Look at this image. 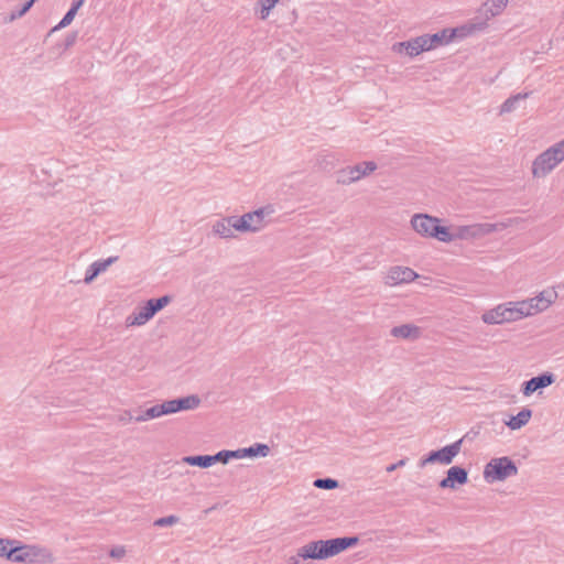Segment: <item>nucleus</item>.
I'll return each instance as SVG.
<instances>
[{
    "label": "nucleus",
    "instance_id": "72a5a7b5",
    "mask_svg": "<svg viewBox=\"0 0 564 564\" xmlns=\"http://www.w3.org/2000/svg\"><path fill=\"white\" fill-rule=\"evenodd\" d=\"M159 405H160L161 415L177 413L174 399L164 401L163 403H161Z\"/></svg>",
    "mask_w": 564,
    "mask_h": 564
},
{
    "label": "nucleus",
    "instance_id": "58836bf2",
    "mask_svg": "<svg viewBox=\"0 0 564 564\" xmlns=\"http://www.w3.org/2000/svg\"><path fill=\"white\" fill-rule=\"evenodd\" d=\"M126 554V550L123 546H116V547H112L109 552V555L112 557V558H121L123 557Z\"/></svg>",
    "mask_w": 564,
    "mask_h": 564
},
{
    "label": "nucleus",
    "instance_id": "f3484780",
    "mask_svg": "<svg viewBox=\"0 0 564 564\" xmlns=\"http://www.w3.org/2000/svg\"><path fill=\"white\" fill-rule=\"evenodd\" d=\"M508 4V0H487L481 10L485 12L486 20L500 14Z\"/></svg>",
    "mask_w": 564,
    "mask_h": 564
},
{
    "label": "nucleus",
    "instance_id": "dca6fc26",
    "mask_svg": "<svg viewBox=\"0 0 564 564\" xmlns=\"http://www.w3.org/2000/svg\"><path fill=\"white\" fill-rule=\"evenodd\" d=\"M238 458L245 457H265L270 453V447L267 444L256 443L249 447L238 448Z\"/></svg>",
    "mask_w": 564,
    "mask_h": 564
},
{
    "label": "nucleus",
    "instance_id": "ea45409f",
    "mask_svg": "<svg viewBox=\"0 0 564 564\" xmlns=\"http://www.w3.org/2000/svg\"><path fill=\"white\" fill-rule=\"evenodd\" d=\"M145 411H147V416H149L150 419H155V417L162 416L159 404H155Z\"/></svg>",
    "mask_w": 564,
    "mask_h": 564
},
{
    "label": "nucleus",
    "instance_id": "79ce46f5",
    "mask_svg": "<svg viewBox=\"0 0 564 564\" xmlns=\"http://www.w3.org/2000/svg\"><path fill=\"white\" fill-rule=\"evenodd\" d=\"M408 463V458H402L400 459L399 462L394 463V464H391L389 466L386 467V470L388 473H392L397 468L399 467H403L405 464Z\"/></svg>",
    "mask_w": 564,
    "mask_h": 564
},
{
    "label": "nucleus",
    "instance_id": "603ef678",
    "mask_svg": "<svg viewBox=\"0 0 564 564\" xmlns=\"http://www.w3.org/2000/svg\"><path fill=\"white\" fill-rule=\"evenodd\" d=\"M451 30L452 29H444L442 32H438V33L444 34V39H446L448 36Z\"/></svg>",
    "mask_w": 564,
    "mask_h": 564
},
{
    "label": "nucleus",
    "instance_id": "bb28decb",
    "mask_svg": "<svg viewBox=\"0 0 564 564\" xmlns=\"http://www.w3.org/2000/svg\"><path fill=\"white\" fill-rule=\"evenodd\" d=\"M547 153L551 155L553 161L557 162L558 164L564 161V139L549 149H546Z\"/></svg>",
    "mask_w": 564,
    "mask_h": 564
},
{
    "label": "nucleus",
    "instance_id": "473e14b6",
    "mask_svg": "<svg viewBox=\"0 0 564 564\" xmlns=\"http://www.w3.org/2000/svg\"><path fill=\"white\" fill-rule=\"evenodd\" d=\"M76 13H77L76 11L69 9L66 12V14L63 17V19L59 21V23L52 31H55L57 29H63V28H66L67 25H69L73 22Z\"/></svg>",
    "mask_w": 564,
    "mask_h": 564
},
{
    "label": "nucleus",
    "instance_id": "4c0bfd02",
    "mask_svg": "<svg viewBox=\"0 0 564 564\" xmlns=\"http://www.w3.org/2000/svg\"><path fill=\"white\" fill-rule=\"evenodd\" d=\"M131 421H134V415L131 411H124L118 416V422L121 424H127Z\"/></svg>",
    "mask_w": 564,
    "mask_h": 564
},
{
    "label": "nucleus",
    "instance_id": "4468645a",
    "mask_svg": "<svg viewBox=\"0 0 564 564\" xmlns=\"http://www.w3.org/2000/svg\"><path fill=\"white\" fill-rule=\"evenodd\" d=\"M532 417V410L529 408H523L516 415H511L508 421H506V425L512 430H520L524 425H527Z\"/></svg>",
    "mask_w": 564,
    "mask_h": 564
},
{
    "label": "nucleus",
    "instance_id": "6ab92c4d",
    "mask_svg": "<svg viewBox=\"0 0 564 564\" xmlns=\"http://www.w3.org/2000/svg\"><path fill=\"white\" fill-rule=\"evenodd\" d=\"M176 412L193 410L200 404V399L196 394L174 399Z\"/></svg>",
    "mask_w": 564,
    "mask_h": 564
},
{
    "label": "nucleus",
    "instance_id": "7ed1b4c3",
    "mask_svg": "<svg viewBox=\"0 0 564 564\" xmlns=\"http://www.w3.org/2000/svg\"><path fill=\"white\" fill-rule=\"evenodd\" d=\"M411 226L422 237L434 238L442 242H451L455 239L448 227L442 226L437 217L429 214L413 215Z\"/></svg>",
    "mask_w": 564,
    "mask_h": 564
},
{
    "label": "nucleus",
    "instance_id": "9b49d317",
    "mask_svg": "<svg viewBox=\"0 0 564 564\" xmlns=\"http://www.w3.org/2000/svg\"><path fill=\"white\" fill-rule=\"evenodd\" d=\"M558 163L553 161L547 151L539 154L532 163V174L534 177H545Z\"/></svg>",
    "mask_w": 564,
    "mask_h": 564
},
{
    "label": "nucleus",
    "instance_id": "4be33fe9",
    "mask_svg": "<svg viewBox=\"0 0 564 564\" xmlns=\"http://www.w3.org/2000/svg\"><path fill=\"white\" fill-rule=\"evenodd\" d=\"M457 32H458V29H452L446 39H444V34H440L438 32L429 35L427 41H429L430 47L433 50L440 45L448 44L456 36Z\"/></svg>",
    "mask_w": 564,
    "mask_h": 564
},
{
    "label": "nucleus",
    "instance_id": "f8f14e48",
    "mask_svg": "<svg viewBox=\"0 0 564 564\" xmlns=\"http://www.w3.org/2000/svg\"><path fill=\"white\" fill-rule=\"evenodd\" d=\"M557 297L555 291H543L538 296L524 300L531 304V315L545 311Z\"/></svg>",
    "mask_w": 564,
    "mask_h": 564
},
{
    "label": "nucleus",
    "instance_id": "cd10ccee",
    "mask_svg": "<svg viewBox=\"0 0 564 564\" xmlns=\"http://www.w3.org/2000/svg\"><path fill=\"white\" fill-rule=\"evenodd\" d=\"M313 485L318 489L332 490L338 487V481L333 478H317Z\"/></svg>",
    "mask_w": 564,
    "mask_h": 564
},
{
    "label": "nucleus",
    "instance_id": "c85d7f7f",
    "mask_svg": "<svg viewBox=\"0 0 564 564\" xmlns=\"http://www.w3.org/2000/svg\"><path fill=\"white\" fill-rule=\"evenodd\" d=\"M118 259H119V257L113 256V257H109L105 260L95 261V262H93V264L95 265V269L100 274V273L105 272L112 263L117 262Z\"/></svg>",
    "mask_w": 564,
    "mask_h": 564
},
{
    "label": "nucleus",
    "instance_id": "1a4fd4ad",
    "mask_svg": "<svg viewBox=\"0 0 564 564\" xmlns=\"http://www.w3.org/2000/svg\"><path fill=\"white\" fill-rule=\"evenodd\" d=\"M417 273L409 267H392L387 276L386 283L389 285H398L402 283H409L417 278Z\"/></svg>",
    "mask_w": 564,
    "mask_h": 564
},
{
    "label": "nucleus",
    "instance_id": "c03bdc74",
    "mask_svg": "<svg viewBox=\"0 0 564 564\" xmlns=\"http://www.w3.org/2000/svg\"><path fill=\"white\" fill-rule=\"evenodd\" d=\"M77 40V32H72L65 37V47L68 48L75 44Z\"/></svg>",
    "mask_w": 564,
    "mask_h": 564
},
{
    "label": "nucleus",
    "instance_id": "412c9836",
    "mask_svg": "<svg viewBox=\"0 0 564 564\" xmlns=\"http://www.w3.org/2000/svg\"><path fill=\"white\" fill-rule=\"evenodd\" d=\"M419 40L415 37L410 41L395 43L393 48L398 50L399 52L404 51L409 56L413 57L422 53V48H419Z\"/></svg>",
    "mask_w": 564,
    "mask_h": 564
},
{
    "label": "nucleus",
    "instance_id": "2f4dec72",
    "mask_svg": "<svg viewBox=\"0 0 564 564\" xmlns=\"http://www.w3.org/2000/svg\"><path fill=\"white\" fill-rule=\"evenodd\" d=\"M180 521V518L177 516L171 514L167 517L159 518L154 521L155 527H167L173 525Z\"/></svg>",
    "mask_w": 564,
    "mask_h": 564
},
{
    "label": "nucleus",
    "instance_id": "09e8293b",
    "mask_svg": "<svg viewBox=\"0 0 564 564\" xmlns=\"http://www.w3.org/2000/svg\"><path fill=\"white\" fill-rule=\"evenodd\" d=\"M33 4H34V2L29 0L20 9H22V12H28L32 8Z\"/></svg>",
    "mask_w": 564,
    "mask_h": 564
},
{
    "label": "nucleus",
    "instance_id": "3c124183",
    "mask_svg": "<svg viewBox=\"0 0 564 564\" xmlns=\"http://www.w3.org/2000/svg\"><path fill=\"white\" fill-rule=\"evenodd\" d=\"M7 542V539L0 538V556H3V544Z\"/></svg>",
    "mask_w": 564,
    "mask_h": 564
},
{
    "label": "nucleus",
    "instance_id": "f257e3e1",
    "mask_svg": "<svg viewBox=\"0 0 564 564\" xmlns=\"http://www.w3.org/2000/svg\"><path fill=\"white\" fill-rule=\"evenodd\" d=\"M3 556L8 561L25 564L51 563L54 557L52 553L37 545L22 544L18 540L7 539L3 544Z\"/></svg>",
    "mask_w": 564,
    "mask_h": 564
},
{
    "label": "nucleus",
    "instance_id": "f704fd0d",
    "mask_svg": "<svg viewBox=\"0 0 564 564\" xmlns=\"http://www.w3.org/2000/svg\"><path fill=\"white\" fill-rule=\"evenodd\" d=\"M475 227L477 237L491 234L496 230V225L494 224H477Z\"/></svg>",
    "mask_w": 564,
    "mask_h": 564
},
{
    "label": "nucleus",
    "instance_id": "39448f33",
    "mask_svg": "<svg viewBox=\"0 0 564 564\" xmlns=\"http://www.w3.org/2000/svg\"><path fill=\"white\" fill-rule=\"evenodd\" d=\"M171 301H172V297L170 295H163L161 297L148 300L143 306L137 308L131 315L128 316L127 325L128 326L144 325L158 312L163 310Z\"/></svg>",
    "mask_w": 564,
    "mask_h": 564
},
{
    "label": "nucleus",
    "instance_id": "423d86ee",
    "mask_svg": "<svg viewBox=\"0 0 564 564\" xmlns=\"http://www.w3.org/2000/svg\"><path fill=\"white\" fill-rule=\"evenodd\" d=\"M463 444V438L446 445L440 449L431 451L429 454L423 456L419 466L421 468L425 467L427 464L438 463L442 465H449L454 460V458L459 454Z\"/></svg>",
    "mask_w": 564,
    "mask_h": 564
},
{
    "label": "nucleus",
    "instance_id": "49530a36",
    "mask_svg": "<svg viewBox=\"0 0 564 564\" xmlns=\"http://www.w3.org/2000/svg\"><path fill=\"white\" fill-rule=\"evenodd\" d=\"M148 420H150V417L147 416V411H144L141 414L134 415V421L135 422H144V421H148Z\"/></svg>",
    "mask_w": 564,
    "mask_h": 564
},
{
    "label": "nucleus",
    "instance_id": "9d476101",
    "mask_svg": "<svg viewBox=\"0 0 564 564\" xmlns=\"http://www.w3.org/2000/svg\"><path fill=\"white\" fill-rule=\"evenodd\" d=\"M506 323L514 322L531 315V304L525 301L509 302L503 304Z\"/></svg>",
    "mask_w": 564,
    "mask_h": 564
},
{
    "label": "nucleus",
    "instance_id": "20e7f679",
    "mask_svg": "<svg viewBox=\"0 0 564 564\" xmlns=\"http://www.w3.org/2000/svg\"><path fill=\"white\" fill-rule=\"evenodd\" d=\"M518 474L516 463L508 456L490 459L484 468V478L488 484L503 481Z\"/></svg>",
    "mask_w": 564,
    "mask_h": 564
},
{
    "label": "nucleus",
    "instance_id": "5fc2aeb1",
    "mask_svg": "<svg viewBox=\"0 0 564 564\" xmlns=\"http://www.w3.org/2000/svg\"><path fill=\"white\" fill-rule=\"evenodd\" d=\"M341 182H343V183H350V182H352V177H349V178H348V181L343 180Z\"/></svg>",
    "mask_w": 564,
    "mask_h": 564
},
{
    "label": "nucleus",
    "instance_id": "393cba45",
    "mask_svg": "<svg viewBox=\"0 0 564 564\" xmlns=\"http://www.w3.org/2000/svg\"><path fill=\"white\" fill-rule=\"evenodd\" d=\"M212 466L217 463L227 464L231 458H238V451L223 449L215 455H210Z\"/></svg>",
    "mask_w": 564,
    "mask_h": 564
},
{
    "label": "nucleus",
    "instance_id": "864d4df0",
    "mask_svg": "<svg viewBox=\"0 0 564 564\" xmlns=\"http://www.w3.org/2000/svg\"><path fill=\"white\" fill-rule=\"evenodd\" d=\"M354 541H355V546H357L360 543L361 538L358 535H355Z\"/></svg>",
    "mask_w": 564,
    "mask_h": 564
},
{
    "label": "nucleus",
    "instance_id": "a19ab883",
    "mask_svg": "<svg viewBox=\"0 0 564 564\" xmlns=\"http://www.w3.org/2000/svg\"><path fill=\"white\" fill-rule=\"evenodd\" d=\"M427 37H429V34L416 37V40H419V45H420L419 48H422V52L432 50L429 45Z\"/></svg>",
    "mask_w": 564,
    "mask_h": 564
},
{
    "label": "nucleus",
    "instance_id": "0eeeda50",
    "mask_svg": "<svg viewBox=\"0 0 564 564\" xmlns=\"http://www.w3.org/2000/svg\"><path fill=\"white\" fill-rule=\"evenodd\" d=\"M468 482V470L463 466H452L446 471V476L440 480L438 487L442 489L455 490L459 486Z\"/></svg>",
    "mask_w": 564,
    "mask_h": 564
},
{
    "label": "nucleus",
    "instance_id": "ddd939ff",
    "mask_svg": "<svg viewBox=\"0 0 564 564\" xmlns=\"http://www.w3.org/2000/svg\"><path fill=\"white\" fill-rule=\"evenodd\" d=\"M272 213L273 208L271 206H265L253 212L246 213L243 216L250 224V227H252L251 232H258L265 226L264 218L270 216Z\"/></svg>",
    "mask_w": 564,
    "mask_h": 564
},
{
    "label": "nucleus",
    "instance_id": "a211bd4d",
    "mask_svg": "<svg viewBox=\"0 0 564 564\" xmlns=\"http://www.w3.org/2000/svg\"><path fill=\"white\" fill-rule=\"evenodd\" d=\"M213 231L214 234L218 235L221 238H234V229L231 226V219L230 216L225 217L220 220H217L213 225Z\"/></svg>",
    "mask_w": 564,
    "mask_h": 564
},
{
    "label": "nucleus",
    "instance_id": "5701e85b",
    "mask_svg": "<svg viewBox=\"0 0 564 564\" xmlns=\"http://www.w3.org/2000/svg\"><path fill=\"white\" fill-rule=\"evenodd\" d=\"M378 165L373 161H364L355 164V182L361 177L368 176L377 170Z\"/></svg>",
    "mask_w": 564,
    "mask_h": 564
},
{
    "label": "nucleus",
    "instance_id": "de8ad7c7",
    "mask_svg": "<svg viewBox=\"0 0 564 564\" xmlns=\"http://www.w3.org/2000/svg\"><path fill=\"white\" fill-rule=\"evenodd\" d=\"M26 12H22V9H19L18 11H13L10 15V20L13 21L18 18H21L25 14Z\"/></svg>",
    "mask_w": 564,
    "mask_h": 564
},
{
    "label": "nucleus",
    "instance_id": "a878e982",
    "mask_svg": "<svg viewBox=\"0 0 564 564\" xmlns=\"http://www.w3.org/2000/svg\"><path fill=\"white\" fill-rule=\"evenodd\" d=\"M230 219H231V226H232L234 230H237L240 232H251L252 227H250V224L247 221V219L243 215L240 217L230 216Z\"/></svg>",
    "mask_w": 564,
    "mask_h": 564
},
{
    "label": "nucleus",
    "instance_id": "c756f323",
    "mask_svg": "<svg viewBox=\"0 0 564 564\" xmlns=\"http://www.w3.org/2000/svg\"><path fill=\"white\" fill-rule=\"evenodd\" d=\"M261 4L260 18L262 20L267 19L270 11L275 7L279 0H258Z\"/></svg>",
    "mask_w": 564,
    "mask_h": 564
},
{
    "label": "nucleus",
    "instance_id": "c9c22d12",
    "mask_svg": "<svg viewBox=\"0 0 564 564\" xmlns=\"http://www.w3.org/2000/svg\"><path fill=\"white\" fill-rule=\"evenodd\" d=\"M99 275V272L95 269V265L91 263L88 269L86 270V274L84 278V282L86 284L91 283L97 276Z\"/></svg>",
    "mask_w": 564,
    "mask_h": 564
},
{
    "label": "nucleus",
    "instance_id": "8fccbe9b",
    "mask_svg": "<svg viewBox=\"0 0 564 564\" xmlns=\"http://www.w3.org/2000/svg\"><path fill=\"white\" fill-rule=\"evenodd\" d=\"M301 557L302 556H299V554L296 556H291L290 560H289L290 561L289 564H299Z\"/></svg>",
    "mask_w": 564,
    "mask_h": 564
},
{
    "label": "nucleus",
    "instance_id": "aec40b11",
    "mask_svg": "<svg viewBox=\"0 0 564 564\" xmlns=\"http://www.w3.org/2000/svg\"><path fill=\"white\" fill-rule=\"evenodd\" d=\"M531 94H532V91H528V93H518L516 95L510 96L500 106V113H508V112L513 111L517 108V104L521 100L527 99Z\"/></svg>",
    "mask_w": 564,
    "mask_h": 564
},
{
    "label": "nucleus",
    "instance_id": "2eb2a0df",
    "mask_svg": "<svg viewBox=\"0 0 564 564\" xmlns=\"http://www.w3.org/2000/svg\"><path fill=\"white\" fill-rule=\"evenodd\" d=\"M390 334L393 337L398 338H404V339H416L420 337L421 329L420 327L413 325V324H403L400 326H394Z\"/></svg>",
    "mask_w": 564,
    "mask_h": 564
},
{
    "label": "nucleus",
    "instance_id": "b1692460",
    "mask_svg": "<svg viewBox=\"0 0 564 564\" xmlns=\"http://www.w3.org/2000/svg\"><path fill=\"white\" fill-rule=\"evenodd\" d=\"M182 462L191 466H197L199 468H208L212 466L210 455L184 456Z\"/></svg>",
    "mask_w": 564,
    "mask_h": 564
},
{
    "label": "nucleus",
    "instance_id": "6e6d98bb",
    "mask_svg": "<svg viewBox=\"0 0 564 564\" xmlns=\"http://www.w3.org/2000/svg\"><path fill=\"white\" fill-rule=\"evenodd\" d=\"M485 25H486V23H485V22H484V23H480V24L478 25V29H482Z\"/></svg>",
    "mask_w": 564,
    "mask_h": 564
},
{
    "label": "nucleus",
    "instance_id": "7c9ffc66",
    "mask_svg": "<svg viewBox=\"0 0 564 564\" xmlns=\"http://www.w3.org/2000/svg\"><path fill=\"white\" fill-rule=\"evenodd\" d=\"M457 237L460 239L475 238L476 236V227L471 226H462L458 228Z\"/></svg>",
    "mask_w": 564,
    "mask_h": 564
},
{
    "label": "nucleus",
    "instance_id": "f03ea898",
    "mask_svg": "<svg viewBox=\"0 0 564 564\" xmlns=\"http://www.w3.org/2000/svg\"><path fill=\"white\" fill-rule=\"evenodd\" d=\"M352 546V535L308 542L299 549L304 560H326Z\"/></svg>",
    "mask_w": 564,
    "mask_h": 564
},
{
    "label": "nucleus",
    "instance_id": "6e6552de",
    "mask_svg": "<svg viewBox=\"0 0 564 564\" xmlns=\"http://www.w3.org/2000/svg\"><path fill=\"white\" fill-rule=\"evenodd\" d=\"M555 381V375L553 372H542L539 376L532 377L521 384V392L524 397H530L535 391L544 389Z\"/></svg>",
    "mask_w": 564,
    "mask_h": 564
},
{
    "label": "nucleus",
    "instance_id": "a18cd8bd",
    "mask_svg": "<svg viewBox=\"0 0 564 564\" xmlns=\"http://www.w3.org/2000/svg\"><path fill=\"white\" fill-rule=\"evenodd\" d=\"M84 2H85V0H74L69 9L78 12V10L84 4Z\"/></svg>",
    "mask_w": 564,
    "mask_h": 564
},
{
    "label": "nucleus",
    "instance_id": "e433bc0d",
    "mask_svg": "<svg viewBox=\"0 0 564 564\" xmlns=\"http://www.w3.org/2000/svg\"><path fill=\"white\" fill-rule=\"evenodd\" d=\"M482 321L486 324H500V321L498 319L497 315L495 314L494 310H489L482 315Z\"/></svg>",
    "mask_w": 564,
    "mask_h": 564
},
{
    "label": "nucleus",
    "instance_id": "37998d69",
    "mask_svg": "<svg viewBox=\"0 0 564 564\" xmlns=\"http://www.w3.org/2000/svg\"><path fill=\"white\" fill-rule=\"evenodd\" d=\"M495 311V314L497 315L498 319L500 321V324L506 323V315L503 311V304L498 305L497 307L492 308Z\"/></svg>",
    "mask_w": 564,
    "mask_h": 564
}]
</instances>
